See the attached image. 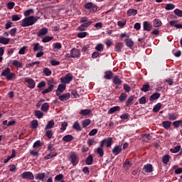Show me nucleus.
Here are the masks:
<instances>
[{"label": "nucleus", "instance_id": "obj_1", "mask_svg": "<svg viewBox=\"0 0 182 182\" xmlns=\"http://www.w3.org/2000/svg\"><path fill=\"white\" fill-rule=\"evenodd\" d=\"M38 19H39V17H35L33 16L26 17L22 20L21 25L23 28H26V26H32V25L36 23Z\"/></svg>", "mask_w": 182, "mask_h": 182}, {"label": "nucleus", "instance_id": "obj_2", "mask_svg": "<svg viewBox=\"0 0 182 182\" xmlns=\"http://www.w3.org/2000/svg\"><path fill=\"white\" fill-rule=\"evenodd\" d=\"M1 75V76H4L7 80H12L16 76L15 73L11 72V68H9L3 70Z\"/></svg>", "mask_w": 182, "mask_h": 182}, {"label": "nucleus", "instance_id": "obj_3", "mask_svg": "<svg viewBox=\"0 0 182 182\" xmlns=\"http://www.w3.org/2000/svg\"><path fill=\"white\" fill-rule=\"evenodd\" d=\"M85 9H87L90 12H91L92 14H95V12H96V11H97V6H96L95 4H94L92 2L86 3L85 4Z\"/></svg>", "mask_w": 182, "mask_h": 182}, {"label": "nucleus", "instance_id": "obj_4", "mask_svg": "<svg viewBox=\"0 0 182 182\" xmlns=\"http://www.w3.org/2000/svg\"><path fill=\"white\" fill-rule=\"evenodd\" d=\"M22 177L25 180H33V178H35L33 173L31 171L23 172L22 173Z\"/></svg>", "mask_w": 182, "mask_h": 182}, {"label": "nucleus", "instance_id": "obj_5", "mask_svg": "<svg viewBox=\"0 0 182 182\" xmlns=\"http://www.w3.org/2000/svg\"><path fill=\"white\" fill-rule=\"evenodd\" d=\"M72 79H73L72 75L67 74L64 77H61L60 80L62 83L68 84L72 82Z\"/></svg>", "mask_w": 182, "mask_h": 182}, {"label": "nucleus", "instance_id": "obj_6", "mask_svg": "<svg viewBox=\"0 0 182 182\" xmlns=\"http://www.w3.org/2000/svg\"><path fill=\"white\" fill-rule=\"evenodd\" d=\"M65 90H66V85L65 84L59 85L56 90L57 96H60V93H63V92H65Z\"/></svg>", "mask_w": 182, "mask_h": 182}, {"label": "nucleus", "instance_id": "obj_7", "mask_svg": "<svg viewBox=\"0 0 182 182\" xmlns=\"http://www.w3.org/2000/svg\"><path fill=\"white\" fill-rule=\"evenodd\" d=\"M143 28L144 31L150 32L151 31V28H153V26H151V23H150L149 21H144Z\"/></svg>", "mask_w": 182, "mask_h": 182}, {"label": "nucleus", "instance_id": "obj_8", "mask_svg": "<svg viewBox=\"0 0 182 182\" xmlns=\"http://www.w3.org/2000/svg\"><path fill=\"white\" fill-rule=\"evenodd\" d=\"M100 143L103 144V146L106 144L107 147H110L113 144V139L112 138L104 139Z\"/></svg>", "mask_w": 182, "mask_h": 182}, {"label": "nucleus", "instance_id": "obj_9", "mask_svg": "<svg viewBox=\"0 0 182 182\" xmlns=\"http://www.w3.org/2000/svg\"><path fill=\"white\" fill-rule=\"evenodd\" d=\"M91 25H92V21H88L87 23H82L81 26H80L77 28V31H80V32H83L85 28H89Z\"/></svg>", "mask_w": 182, "mask_h": 182}, {"label": "nucleus", "instance_id": "obj_10", "mask_svg": "<svg viewBox=\"0 0 182 182\" xmlns=\"http://www.w3.org/2000/svg\"><path fill=\"white\" fill-rule=\"evenodd\" d=\"M103 142H100V147L97 149V153L99 154L100 157H103L105 156V151L103 150Z\"/></svg>", "mask_w": 182, "mask_h": 182}, {"label": "nucleus", "instance_id": "obj_11", "mask_svg": "<svg viewBox=\"0 0 182 182\" xmlns=\"http://www.w3.org/2000/svg\"><path fill=\"white\" fill-rule=\"evenodd\" d=\"M70 52L72 58H80V50L77 48H73Z\"/></svg>", "mask_w": 182, "mask_h": 182}, {"label": "nucleus", "instance_id": "obj_12", "mask_svg": "<svg viewBox=\"0 0 182 182\" xmlns=\"http://www.w3.org/2000/svg\"><path fill=\"white\" fill-rule=\"evenodd\" d=\"M143 170L145 173H152L153 172V165L148 164L144 166Z\"/></svg>", "mask_w": 182, "mask_h": 182}, {"label": "nucleus", "instance_id": "obj_13", "mask_svg": "<svg viewBox=\"0 0 182 182\" xmlns=\"http://www.w3.org/2000/svg\"><path fill=\"white\" fill-rule=\"evenodd\" d=\"M59 100H60L61 102H65L66 100H69V99H70V93L68 92L65 93L63 95H60L58 97Z\"/></svg>", "mask_w": 182, "mask_h": 182}, {"label": "nucleus", "instance_id": "obj_14", "mask_svg": "<svg viewBox=\"0 0 182 182\" xmlns=\"http://www.w3.org/2000/svg\"><path fill=\"white\" fill-rule=\"evenodd\" d=\"M25 82L28 84V87H31V89H33L35 87V80H33L31 78H26Z\"/></svg>", "mask_w": 182, "mask_h": 182}, {"label": "nucleus", "instance_id": "obj_15", "mask_svg": "<svg viewBox=\"0 0 182 182\" xmlns=\"http://www.w3.org/2000/svg\"><path fill=\"white\" fill-rule=\"evenodd\" d=\"M48 34V28H43L38 31L37 33V36H45V35Z\"/></svg>", "mask_w": 182, "mask_h": 182}, {"label": "nucleus", "instance_id": "obj_16", "mask_svg": "<svg viewBox=\"0 0 182 182\" xmlns=\"http://www.w3.org/2000/svg\"><path fill=\"white\" fill-rule=\"evenodd\" d=\"M112 153L115 156H118V154H120L122 153V146H116L112 149Z\"/></svg>", "mask_w": 182, "mask_h": 182}, {"label": "nucleus", "instance_id": "obj_17", "mask_svg": "<svg viewBox=\"0 0 182 182\" xmlns=\"http://www.w3.org/2000/svg\"><path fill=\"white\" fill-rule=\"evenodd\" d=\"M70 160L73 166H76L77 164V156L76 154H72L70 156Z\"/></svg>", "mask_w": 182, "mask_h": 182}, {"label": "nucleus", "instance_id": "obj_18", "mask_svg": "<svg viewBox=\"0 0 182 182\" xmlns=\"http://www.w3.org/2000/svg\"><path fill=\"white\" fill-rule=\"evenodd\" d=\"M53 127H55V121L50 120L48 121L46 125L45 130H50V129H53Z\"/></svg>", "mask_w": 182, "mask_h": 182}, {"label": "nucleus", "instance_id": "obj_19", "mask_svg": "<svg viewBox=\"0 0 182 182\" xmlns=\"http://www.w3.org/2000/svg\"><path fill=\"white\" fill-rule=\"evenodd\" d=\"M33 50L34 52H36L38 50H43V46H41L39 43H34Z\"/></svg>", "mask_w": 182, "mask_h": 182}, {"label": "nucleus", "instance_id": "obj_20", "mask_svg": "<svg viewBox=\"0 0 182 182\" xmlns=\"http://www.w3.org/2000/svg\"><path fill=\"white\" fill-rule=\"evenodd\" d=\"M119 111H120V107L119 106L113 107L108 110V114H113V113H114L115 112H119Z\"/></svg>", "mask_w": 182, "mask_h": 182}, {"label": "nucleus", "instance_id": "obj_21", "mask_svg": "<svg viewBox=\"0 0 182 182\" xmlns=\"http://www.w3.org/2000/svg\"><path fill=\"white\" fill-rule=\"evenodd\" d=\"M153 23H154V28H160V26L163 25V23H161V21H160V19L159 18H155L153 21Z\"/></svg>", "mask_w": 182, "mask_h": 182}, {"label": "nucleus", "instance_id": "obj_22", "mask_svg": "<svg viewBox=\"0 0 182 182\" xmlns=\"http://www.w3.org/2000/svg\"><path fill=\"white\" fill-rule=\"evenodd\" d=\"M85 163L87 166H92L93 164V156L89 155L85 159Z\"/></svg>", "mask_w": 182, "mask_h": 182}, {"label": "nucleus", "instance_id": "obj_23", "mask_svg": "<svg viewBox=\"0 0 182 182\" xmlns=\"http://www.w3.org/2000/svg\"><path fill=\"white\" fill-rule=\"evenodd\" d=\"M10 41H11V38H5V37L0 38V43H1V45H8Z\"/></svg>", "mask_w": 182, "mask_h": 182}, {"label": "nucleus", "instance_id": "obj_24", "mask_svg": "<svg viewBox=\"0 0 182 182\" xmlns=\"http://www.w3.org/2000/svg\"><path fill=\"white\" fill-rule=\"evenodd\" d=\"M160 97V93L159 92H155L151 97H149V100L151 102H154V100H157Z\"/></svg>", "mask_w": 182, "mask_h": 182}, {"label": "nucleus", "instance_id": "obj_25", "mask_svg": "<svg viewBox=\"0 0 182 182\" xmlns=\"http://www.w3.org/2000/svg\"><path fill=\"white\" fill-rule=\"evenodd\" d=\"M104 77H105V79L110 80V79H112V77H113V73L112 71L105 72Z\"/></svg>", "mask_w": 182, "mask_h": 182}, {"label": "nucleus", "instance_id": "obj_26", "mask_svg": "<svg viewBox=\"0 0 182 182\" xmlns=\"http://www.w3.org/2000/svg\"><path fill=\"white\" fill-rule=\"evenodd\" d=\"M56 156H58V153L56 152H51L48 154H47L44 159H46V160H49L50 159H53V157H56Z\"/></svg>", "mask_w": 182, "mask_h": 182}, {"label": "nucleus", "instance_id": "obj_27", "mask_svg": "<svg viewBox=\"0 0 182 182\" xmlns=\"http://www.w3.org/2000/svg\"><path fill=\"white\" fill-rule=\"evenodd\" d=\"M135 15H137V11L136 9H131L127 11L128 16H135Z\"/></svg>", "mask_w": 182, "mask_h": 182}, {"label": "nucleus", "instance_id": "obj_28", "mask_svg": "<svg viewBox=\"0 0 182 182\" xmlns=\"http://www.w3.org/2000/svg\"><path fill=\"white\" fill-rule=\"evenodd\" d=\"M125 43L128 48H133V45H134V43L131 38L125 39Z\"/></svg>", "mask_w": 182, "mask_h": 182}, {"label": "nucleus", "instance_id": "obj_29", "mask_svg": "<svg viewBox=\"0 0 182 182\" xmlns=\"http://www.w3.org/2000/svg\"><path fill=\"white\" fill-rule=\"evenodd\" d=\"M73 140V136L72 135H65L63 137V141H66V143H69V141H72Z\"/></svg>", "mask_w": 182, "mask_h": 182}, {"label": "nucleus", "instance_id": "obj_30", "mask_svg": "<svg viewBox=\"0 0 182 182\" xmlns=\"http://www.w3.org/2000/svg\"><path fill=\"white\" fill-rule=\"evenodd\" d=\"M133 100H134V96L129 97L126 102V106H127V107H129V106H132L133 105Z\"/></svg>", "mask_w": 182, "mask_h": 182}, {"label": "nucleus", "instance_id": "obj_31", "mask_svg": "<svg viewBox=\"0 0 182 182\" xmlns=\"http://www.w3.org/2000/svg\"><path fill=\"white\" fill-rule=\"evenodd\" d=\"M41 110L42 112H45V113H46L48 110H49V103L46 102L43 104L41 106Z\"/></svg>", "mask_w": 182, "mask_h": 182}, {"label": "nucleus", "instance_id": "obj_32", "mask_svg": "<svg viewBox=\"0 0 182 182\" xmlns=\"http://www.w3.org/2000/svg\"><path fill=\"white\" fill-rule=\"evenodd\" d=\"M112 82L117 86H119V85H122V80H120V78H119L117 76L114 77Z\"/></svg>", "mask_w": 182, "mask_h": 182}, {"label": "nucleus", "instance_id": "obj_33", "mask_svg": "<svg viewBox=\"0 0 182 182\" xmlns=\"http://www.w3.org/2000/svg\"><path fill=\"white\" fill-rule=\"evenodd\" d=\"M52 136H53V132L50 129H46V136L48 139H52Z\"/></svg>", "mask_w": 182, "mask_h": 182}, {"label": "nucleus", "instance_id": "obj_34", "mask_svg": "<svg viewBox=\"0 0 182 182\" xmlns=\"http://www.w3.org/2000/svg\"><path fill=\"white\" fill-rule=\"evenodd\" d=\"M163 127L164 129H170V126H171V122L170 121H164L162 122Z\"/></svg>", "mask_w": 182, "mask_h": 182}, {"label": "nucleus", "instance_id": "obj_35", "mask_svg": "<svg viewBox=\"0 0 182 182\" xmlns=\"http://www.w3.org/2000/svg\"><path fill=\"white\" fill-rule=\"evenodd\" d=\"M44 178H45V173H39L36 176V180H41V181H43Z\"/></svg>", "mask_w": 182, "mask_h": 182}, {"label": "nucleus", "instance_id": "obj_36", "mask_svg": "<svg viewBox=\"0 0 182 182\" xmlns=\"http://www.w3.org/2000/svg\"><path fill=\"white\" fill-rule=\"evenodd\" d=\"M34 114L37 119H42L43 117V114L41 110H36Z\"/></svg>", "mask_w": 182, "mask_h": 182}, {"label": "nucleus", "instance_id": "obj_37", "mask_svg": "<svg viewBox=\"0 0 182 182\" xmlns=\"http://www.w3.org/2000/svg\"><path fill=\"white\" fill-rule=\"evenodd\" d=\"M122 48H123V43H117L115 45V50L117 52H121Z\"/></svg>", "mask_w": 182, "mask_h": 182}, {"label": "nucleus", "instance_id": "obj_38", "mask_svg": "<svg viewBox=\"0 0 182 182\" xmlns=\"http://www.w3.org/2000/svg\"><path fill=\"white\" fill-rule=\"evenodd\" d=\"M12 65L16 68H22V63L18 61V60H13Z\"/></svg>", "mask_w": 182, "mask_h": 182}, {"label": "nucleus", "instance_id": "obj_39", "mask_svg": "<svg viewBox=\"0 0 182 182\" xmlns=\"http://www.w3.org/2000/svg\"><path fill=\"white\" fill-rule=\"evenodd\" d=\"M32 14H33V9H30L28 10L25 11L23 15L24 16H26L28 18L30 15H32Z\"/></svg>", "mask_w": 182, "mask_h": 182}, {"label": "nucleus", "instance_id": "obj_40", "mask_svg": "<svg viewBox=\"0 0 182 182\" xmlns=\"http://www.w3.org/2000/svg\"><path fill=\"white\" fill-rule=\"evenodd\" d=\"M160 109H161V103H158L154 107L153 112H154V113H157Z\"/></svg>", "mask_w": 182, "mask_h": 182}, {"label": "nucleus", "instance_id": "obj_41", "mask_svg": "<svg viewBox=\"0 0 182 182\" xmlns=\"http://www.w3.org/2000/svg\"><path fill=\"white\" fill-rule=\"evenodd\" d=\"M53 39V37L47 36L42 39V42H43V43H47V42H50Z\"/></svg>", "mask_w": 182, "mask_h": 182}, {"label": "nucleus", "instance_id": "obj_42", "mask_svg": "<svg viewBox=\"0 0 182 182\" xmlns=\"http://www.w3.org/2000/svg\"><path fill=\"white\" fill-rule=\"evenodd\" d=\"M180 149H181V146L178 145V146H175L174 148L171 149L170 151L171 153H178V151H180Z\"/></svg>", "mask_w": 182, "mask_h": 182}, {"label": "nucleus", "instance_id": "obj_43", "mask_svg": "<svg viewBox=\"0 0 182 182\" xmlns=\"http://www.w3.org/2000/svg\"><path fill=\"white\" fill-rule=\"evenodd\" d=\"M174 8H176V6L173 4H166L165 9L166 11H171L173 9H174Z\"/></svg>", "mask_w": 182, "mask_h": 182}, {"label": "nucleus", "instance_id": "obj_44", "mask_svg": "<svg viewBox=\"0 0 182 182\" xmlns=\"http://www.w3.org/2000/svg\"><path fill=\"white\" fill-rule=\"evenodd\" d=\"M38 120L34 119L33 121H31V129H36L38 127Z\"/></svg>", "mask_w": 182, "mask_h": 182}, {"label": "nucleus", "instance_id": "obj_45", "mask_svg": "<svg viewBox=\"0 0 182 182\" xmlns=\"http://www.w3.org/2000/svg\"><path fill=\"white\" fill-rule=\"evenodd\" d=\"M43 72L46 76H50L52 75V71L48 68H44Z\"/></svg>", "mask_w": 182, "mask_h": 182}, {"label": "nucleus", "instance_id": "obj_46", "mask_svg": "<svg viewBox=\"0 0 182 182\" xmlns=\"http://www.w3.org/2000/svg\"><path fill=\"white\" fill-rule=\"evenodd\" d=\"M73 128L75 129V130H78V131H80L82 130V129L80 128V124H79L78 122H75L73 126Z\"/></svg>", "mask_w": 182, "mask_h": 182}, {"label": "nucleus", "instance_id": "obj_47", "mask_svg": "<svg viewBox=\"0 0 182 182\" xmlns=\"http://www.w3.org/2000/svg\"><path fill=\"white\" fill-rule=\"evenodd\" d=\"M127 99V93H122L119 97L120 102H124Z\"/></svg>", "mask_w": 182, "mask_h": 182}, {"label": "nucleus", "instance_id": "obj_48", "mask_svg": "<svg viewBox=\"0 0 182 182\" xmlns=\"http://www.w3.org/2000/svg\"><path fill=\"white\" fill-rule=\"evenodd\" d=\"M55 181H57V182L58 181H60V182L63 181V174L60 173V174L55 176Z\"/></svg>", "mask_w": 182, "mask_h": 182}, {"label": "nucleus", "instance_id": "obj_49", "mask_svg": "<svg viewBox=\"0 0 182 182\" xmlns=\"http://www.w3.org/2000/svg\"><path fill=\"white\" fill-rule=\"evenodd\" d=\"M168 161H170V156L165 155L162 159V163H164V164H167Z\"/></svg>", "mask_w": 182, "mask_h": 182}, {"label": "nucleus", "instance_id": "obj_50", "mask_svg": "<svg viewBox=\"0 0 182 182\" xmlns=\"http://www.w3.org/2000/svg\"><path fill=\"white\" fill-rule=\"evenodd\" d=\"M149 89H150V85L146 84L142 86V87L141 88V92H149Z\"/></svg>", "mask_w": 182, "mask_h": 182}, {"label": "nucleus", "instance_id": "obj_51", "mask_svg": "<svg viewBox=\"0 0 182 182\" xmlns=\"http://www.w3.org/2000/svg\"><path fill=\"white\" fill-rule=\"evenodd\" d=\"M126 23H127V21L126 20L119 21L117 22V25H118V26H119V28L124 27L126 26Z\"/></svg>", "mask_w": 182, "mask_h": 182}, {"label": "nucleus", "instance_id": "obj_52", "mask_svg": "<svg viewBox=\"0 0 182 182\" xmlns=\"http://www.w3.org/2000/svg\"><path fill=\"white\" fill-rule=\"evenodd\" d=\"M48 85L50 87H52L53 89V87H55V80H53V78H50V80H48Z\"/></svg>", "mask_w": 182, "mask_h": 182}, {"label": "nucleus", "instance_id": "obj_53", "mask_svg": "<svg viewBox=\"0 0 182 182\" xmlns=\"http://www.w3.org/2000/svg\"><path fill=\"white\" fill-rule=\"evenodd\" d=\"M80 114L82 116H87V114H90V109H82Z\"/></svg>", "mask_w": 182, "mask_h": 182}, {"label": "nucleus", "instance_id": "obj_54", "mask_svg": "<svg viewBox=\"0 0 182 182\" xmlns=\"http://www.w3.org/2000/svg\"><path fill=\"white\" fill-rule=\"evenodd\" d=\"M91 123V121L90 119H85L83 122H82V127H87V126H89V124H90Z\"/></svg>", "mask_w": 182, "mask_h": 182}, {"label": "nucleus", "instance_id": "obj_55", "mask_svg": "<svg viewBox=\"0 0 182 182\" xmlns=\"http://www.w3.org/2000/svg\"><path fill=\"white\" fill-rule=\"evenodd\" d=\"M87 143L89 147H90L91 146H95V144H96V141H95V139H89Z\"/></svg>", "mask_w": 182, "mask_h": 182}, {"label": "nucleus", "instance_id": "obj_56", "mask_svg": "<svg viewBox=\"0 0 182 182\" xmlns=\"http://www.w3.org/2000/svg\"><path fill=\"white\" fill-rule=\"evenodd\" d=\"M66 127H68V122H64L61 124L60 130L61 132H65L66 130Z\"/></svg>", "mask_w": 182, "mask_h": 182}, {"label": "nucleus", "instance_id": "obj_57", "mask_svg": "<svg viewBox=\"0 0 182 182\" xmlns=\"http://www.w3.org/2000/svg\"><path fill=\"white\" fill-rule=\"evenodd\" d=\"M124 167L127 170H129V168H130V167H132V163H130V161H126L124 164Z\"/></svg>", "mask_w": 182, "mask_h": 182}, {"label": "nucleus", "instance_id": "obj_58", "mask_svg": "<svg viewBox=\"0 0 182 182\" xmlns=\"http://www.w3.org/2000/svg\"><path fill=\"white\" fill-rule=\"evenodd\" d=\"M174 14L175 15H176L177 16H179L180 18H182V11L176 9L174 10Z\"/></svg>", "mask_w": 182, "mask_h": 182}, {"label": "nucleus", "instance_id": "obj_59", "mask_svg": "<svg viewBox=\"0 0 182 182\" xmlns=\"http://www.w3.org/2000/svg\"><path fill=\"white\" fill-rule=\"evenodd\" d=\"M178 116L176 114H168L169 120H176Z\"/></svg>", "mask_w": 182, "mask_h": 182}, {"label": "nucleus", "instance_id": "obj_60", "mask_svg": "<svg viewBox=\"0 0 182 182\" xmlns=\"http://www.w3.org/2000/svg\"><path fill=\"white\" fill-rule=\"evenodd\" d=\"M52 90H53V88H52V87H48V88L42 91V94L46 95V93H50V92H52Z\"/></svg>", "mask_w": 182, "mask_h": 182}, {"label": "nucleus", "instance_id": "obj_61", "mask_svg": "<svg viewBox=\"0 0 182 182\" xmlns=\"http://www.w3.org/2000/svg\"><path fill=\"white\" fill-rule=\"evenodd\" d=\"M15 6V2L14 1H10L7 3V8L8 9H14V7Z\"/></svg>", "mask_w": 182, "mask_h": 182}, {"label": "nucleus", "instance_id": "obj_62", "mask_svg": "<svg viewBox=\"0 0 182 182\" xmlns=\"http://www.w3.org/2000/svg\"><path fill=\"white\" fill-rule=\"evenodd\" d=\"M87 33L86 32H81L77 33V38H86Z\"/></svg>", "mask_w": 182, "mask_h": 182}, {"label": "nucleus", "instance_id": "obj_63", "mask_svg": "<svg viewBox=\"0 0 182 182\" xmlns=\"http://www.w3.org/2000/svg\"><path fill=\"white\" fill-rule=\"evenodd\" d=\"M16 31H17L16 28H14L11 30H10L9 34L11 35V36H14V35L16 34Z\"/></svg>", "mask_w": 182, "mask_h": 182}, {"label": "nucleus", "instance_id": "obj_64", "mask_svg": "<svg viewBox=\"0 0 182 182\" xmlns=\"http://www.w3.org/2000/svg\"><path fill=\"white\" fill-rule=\"evenodd\" d=\"M97 134V129H94L92 130H91L89 133V136H95V134Z\"/></svg>", "mask_w": 182, "mask_h": 182}]
</instances>
